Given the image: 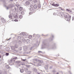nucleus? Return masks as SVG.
I'll use <instances>...</instances> for the list:
<instances>
[{"label":"nucleus","instance_id":"46","mask_svg":"<svg viewBox=\"0 0 74 74\" xmlns=\"http://www.w3.org/2000/svg\"><path fill=\"white\" fill-rule=\"evenodd\" d=\"M14 21H15V22H16L18 20L17 19H15Z\"/></svg>","mask_w":74,"mask_h":74},{"label":"nucleus","instance_id":"35","mask_svg":"<svg viewBox=\"0 0 74 74\" xmlns=\"http://www.w3.org/2000/svg\"><path fill=\"white\" fill-rule=\"evenodd\" d=\"M39 62L41 63H43V61H40Z\"/></svg>","mask_w":74,"mask_h":74},{"label":"nucleus","instance_id":"40","mask_svg":"<svg viewBox=\"0 0 74 74\" xmlns=\"http://www.w3.org/2000/svg\"><path fill=\"white\" fill-rule=\"evenodd\" d=\"M52 5H53V6H54V7H55V4H54V3H53L52 4Z\"/></svg>","mask_w":74,"mask_h":74},{"label":"nucleus","instance_id":"29","mask_svg":"<svg viewBox=\"0 0 74 74\" xmlns=\"http://www.w3.org/2000/svg\"><path fill=\"white\" fill-rule=\"evenodd\" d=\"M21 15H24L25 14V13L24 12H22L21 13Z\"/></svg>","mask_w":74,"mask_h":74},{"label":"nucleus","instance_id":"12","mask_svg":"<svg viewBox=\"0 0 74 74\" xmlns=\"http://www.w3.org/2000/svg\"><path fill=\"white\" fill-rule=\"evenodd\" d=\"M26 42H27V43H29L30 42V40L29 39H27L26 40Z\"/></svg>","mask_w":74,"mask_h":74},{"label":"nucleus","instance_id":"43","mask_svg":"<svg viewBox=\"0 0 74 74\" xmlns=\"http://www.w3.org/2000/svg\"><path fill=\"white\" fill-rule=\"evenodd\" d=\"M52 67H53L52 66H50V69H52Z\"/></svg>","mask_w":74,"mask_h":74},{"label":"nucleus","instance_id":"51","mask_svg":"<svg viewBox=\"0 0 74 74\" xmlns=\"http://www.w3.org/2000/svg\"><path fill=\"white\" fill-rule=\"evenodd\" d=\"M38 52H42V51H38Z\"/></svg>","mask_w":74,"mask_h":74},{"label":"nucleus","instance_id":"21","mask_svg":"<svg viewBox=\"0 0 74 74\" xmlns=\"http://www.w3.org/2000/svg\"><path fill=\"white\" fill-rule=\"evenodd\" d=\"M28 37L29 39L32 38V36L31 35H29Z\"/></svg>","mask_w":74,"mask_h":74},{"label":"nucleus","instance_id":"44","mask_svg":"<svg viewBox=\"0 0 74 74\" xmlns=\"http://www.w3.org/2000/svg\"><path fill=\"white\" fill-rule=\"evenodd\" d=\"M53 15H56V14L55 13H54Z\"/></svg>","mask_w":74,"mask_h":74},{"label":"nucleus","instance_id":"1","mask_svg":"<svg viewBox=\"0 0 74 74\" xmlns=\"http://www.w3.org/2000/svg\"><path fill=\"white\" fill-rule=\"evenodd\" d=\"M65 19V20H66L67 21H70V19H71V16H68L67 15H65L64 16Z\"/></svg>","mask_w":74,"mask_h":74},{"label":"nucleus","instance_id":"27","mask_svg":"<svg viewBox=\"0 0 74 74\" xmlns=\"http://www.w3.org/2000/svg\"><path fill=\"white\" fill-rule=\"evenodd\" d=\"M14 52H15L16 53H18V51L17 50H14Z\"/></svg>","mask_w":74,"mask_h":74},{"label":"nucleus","instance_id":"37","mask_svg":"<svg viewBox=\"0 0 74 74\" xmlns=\"http://www.w3.org/2000/svg\"><path fill=\"white\" fill-rule=\"evenodd\" d=\"M8 55H9V53H6V56H8Z\"/></svg>","mask_w":74,"mask_h":74},{"label":"nucleus","instance_id":"36","mask_svg":"<svg viewBox=\"0 0 74 74\" xmlns=\"http://www.w3.org/2000/svg\"><path fill=\"white\" fill-rule=\"evenodd\" d=\"M18 43L19 44H21L22 43V42H21V41H19L18 42Z\"/></svg>","mask_w":74,"mask_h":74},{"label":"nucleus","instance_id":"20","mask_svg":"<svg viewBox=\"0 0 74 74\" xmlns=\"http://www.w3.org/2000/svg\"><path fill=\"white\" fill-rule=\"evenodd\" d=\"M14 18L15 19H18V16L17 15H16L14 16Z\"/></svg>","mask_w":74,"mask_h":74},{"label":"nucleus","instance_id":"62","mask_svg":"<svg viewBox=\"0 0 74 74\" xmlns=\"http://www.w3.org/2000/svg\"><path fill=\"white\" fill-rule=\"evenodd\" d=\"M52 37H53V36H52Z\"/></svg>","mask_w":74,"mask_h":74},{"label":"nucleus","instance_id":"22","mask_svg":"<svg viewBox=\"0 0 74 74\" xmlns=\"http://www.w3.org/2000/svg\"><path fill=\"white\" fill-rule=\"evenodd\" d=\"M25 66H26L27 67H28V68H29L30 67V65H26Z\"/></svg>","mask_w":74,"mask_h":74},{"label":"nucleus","instance_id":"7","mask_svg":"<svg viewBox=\"0 0 74 74\" xmlns=\"http://www.w3.org/2000/svg\"><path fill=\"white\" fill-rule=\"evenodd\" d=\"M27 74H32V71H27Z\"/></svg>","mask_w":74,"mask_h":74},{"label":"nucleus","instance_id":"28","mask_svg":"<svg viewBox=\"0 0 74 74\" xmlns=\"http://www.w3.org/2000/svg\"><path fill=\"white\" fill-rule=\"evenodd\" d=\"M19 10L20 11H22V7H20L19 8Z\"/></svg>","mask_w":74,"mask_h":74},{"label":"nucleus","instance_id":"26","mask_svg":"<svg viewBox=\"0 0 74 74\" xmlns=\"http://www.w3.org/2000/svg\"><path fill=\"white\" fill-rule=\"evenodd\" d=\"M58 6H59V5L58 4H55V7H58Z\"/></svg>","mask_w":74,"mask_h":74},{"label":"nucleus","instance_id":"14","mask_svg":"<svg viewBox=\"0 0 74 74\" xmlns=\"http://www.w3.org/2000/svg\"><path fill=\"white\" fill-rule=\"evenodd\" d=\"M69 13H70L71 14H72L73 12V11L71 10H70L69 12Z\"/></svg>","mask_w":74,"mask_h":74},{"label":"nucleus","instance_id":"57","mask_svg":"<svg viewBox=\"0 0 74 74\" xmlns=\"http://www.w3.org/2000/svg\"><path fill=\"white\" fill-rule=\"evenodd\" d=\"M32 48L30 49V50H32Z\"/></svg>","mask_w":74,"mask_h":74},{"label":"nucleus","instance_id":"32","mask_svg":"<svg viewBox=\"0 0 74 74\" xmlns=\"http://www.w3.org/2000/svg\"><path fill=\"white\" fill-rule=\"evenodd\" d=\"M16 63H21V61H17L16 62Z\"/></svg>","mask_w":74,"mask_h":74},{"label":"nucleus","instance_id":"52","mask_svg":"<svg viewBox=\"0 0 74 74\" xmlns=\"http://www.w3.org/2000/svg\"><path fill=\"white\" fill-rule=\"evenodd\" d=\"M72 19H72L73 21L74 20V18H73Z\"/></svg>","mask_w":74,"mask_h":74},{"label":"nucleus","instance_id":"54","mask_svg":"<svg viewBox=\"0 0 74 74\" xmlns=\"http://www.w3.org/2000/svg\"><path fill=\"white\" fill-rule=\"evenodd\" d=\"M29 64H32V63H28Z\"/></svg>","mask_w":74,"mask_h":74},{"label":"nucleus","instance_id":"55","mask_svg":"<svg viewBox=\"0 0 74 74\" xmlns=\"http://www.w3.org/2000/svg\"><path fill=\"white\" fill-rule=\"evenodd\" d=\"M53 72H55V71H53Z\"/></svg>","mask_w":74,"mask_h":74},{"label":"nucleus","instance_id":"50","mask_svg":"<svg viewBox=\"0 0 74 74\" xmlns=\"http://www.w3.org/2000/svg\"><path fill=\"white\" fill-rule=\"evenodd\" d=\"M28 1H32V0H28Z\"/></svg>","mask_w":74,"mask_h":74},{"label":"nucleus","instance_id":"10","mask_svg":"<svg viewBox=\"0 0 74 74\" xmlns=\"http://www.w3.org/2000/svg\"><path fill=\"white\" fill-rule=\"evenodd\" d=\"M25 4L27 5H29V4H30V2L29 1H27L25 2Z\"/></svg>","mask_w":74,"mask_h":74},{"label":"nucleus","instance_id":"25","mask_svg":"<svg viewBox=\"0 0 74 74\" xmlns=\"http://www.w3.org/2000/svg\"><path fill=\"white\" fill-rule=\"evenodd\" d=\"M48 65H45V69H46V68H47V69H48Z\"/></svg>","mask_w":74,"mask_h":74},{"label":"nucleus","instance_id":"34","mask_svg":"<svg viewBox=\"0 0 74 74\" xmlns=\"http://www.w3.org/2000/svg\"><path fill=\"white\" fill-rule=\"evenodd\" d=\"M66 11L69 12V11H70V10H69V9H66Z\"/></svg>","mask_w":74,"mask_h":74},{"label":"nucleus","instance_id":"47","mask_svg":"<svg viewBox=\"0 0 74 74\" xmlns=\"http://www.w3.org/2000/svg\"><path fill=\"white\" fill-rule=\"evenodd\" d=\"M17 58V57H16L14 58V59H16V58Z\"/></svg>","mask_w":74,"mask_h":74},{"label":"nucleus","instance_id":"3","mask_svg":"<svg viewBox=\"0 0 74 74\" xmlns=\"http://www.w3.org/2000/svg\"><path fill=\"white\" fill-rule=\"evenodd\" d=\"M23 49L24 51H27V46H24Z\"/></svg>","mask_w":74,"mask_h":74},{"label":"nucleus","instance_id":"16","mask_svg":"<svg viewBox=\"0 0 74 74\" xmlns=\"http://www.w3.org/2000/svg\"><path fill=\"white\" fill-rule=\"evenodd\" d=\"M14 47L16 48H18V45L16 44L15 45H14Z\"/></svg>","mask_w":74,"mask_h":74},{"label":"nucleus","instance_id":"8","mask_svg":"<svg viewBox=\"0 0 74 74\" xmlns=\"http://www.w3.org/2000/svg\"><path fill=\"white\" fill-rule=\"evenodd\" d=\"M11 7V5H10L9 6L6 7V9L7 10H8V9H9V8H10Z\"/></svg>","mask_w":74,"mask_h":74},{"label":"nucleus","instance_id":"59","mask_svg":"<svg viewBox=\"0 0 74 74\" xmlns=\"http://www.w3.org/2000/svg\"><path fill=\"white\" fill-rule=\"evenodd\" d=\"M56 74H59V73H57Z\"/></svg>","mask_w":74,"mask_h":74},{"label":"nucleus","instance_id":"53","mask_svg":"<svg viewBox=\"0 0 74 74\" xmlns=\"http://www.w3.org/2000/svg\"><path fill=\"white\" fill-rule=\"evenodd\" d=\"M1 58V55H0V58Z\"/></svg>","mask_w":74,"mask_h":74},{"label":"nucleus","instance_id":"5","mask_svg":"<svg viewBox=\"0 0 74 74\" xmlns=\"http://www.w3.org/2000/svg\"><path fill=\"white\" fill-rule=\"evenodd\" d=\"M5 67L7 70H8L9 68H10V66L8 65H6L5 66Z\"/></svg>","mask_w":74,"mask_h":74},{"label":"nucleus","instance_id":"30","mask_svg":"<svg viewBox=\"0 0 74 74\" xmlns=\"http://www.w3.org/2000/svg\"><path fill=\"white\" fill-rule=\"evenodd\" d=\"M11 48L12 50H14V49H15V48H14V46H12Z\"/></svg>","mask_w":74,"mask_h":74},{"label":"nucleus","instance_id":"13","mask_svg":"<svg viewBox=\"0 0 74 74\" xmlns=\"http://www.w3.org/2000/svg\"><path fill=\"white\" fill-rule=\"evenodd\" d=\"M22 41L23 42H26V40L25 38H23Z\"/></svg>","mask_w":74,"mask_h":74},{"label":"nucleus","instance_id":"56","mask_svg":"<svg viewBox=\"0 0 74 74\" xmlns=\"http://www.w3.org/2000/svg\"><path fill=\"white\" fill-rule=\"evenodd\" d=\"M31 14V12L29 13V14Z\"/></svg>","mask_w":74,"mask_h":74},{"label":"nucleus","instance_id":"39","mask_svg":"<svg viewBox=\"0 0 74 74\" xmlns=\"http://www.w3.org/2000/svg\"><path fill=\"white\" fill-rule=\"evenodd\" d=\"M0 74H2V71L0 70Z\"/></svg>","mask_w":74,"mask_h":74},{"label":"nucleus","instance_id":"63","mask_svg":"<svg viewBox=\"0 0 74 74\" xmlns=\"http://www.w3.org/2000/svg\"><path fill=\"white\" fill-rule=\"evenodd\" d=\"M38 74H40V73H38Z\"/></svg>","mask_w":74,"mask_h":74},{"label":"nucleus","instance_id":"15","mask_svg":"<svg viewBox=\"0 0 74 74\" xmlns=\"http://www.w3.org/2000/svg\"><path fill=\"white\" fill-rule=\"evenodd\" d=\"M20 71L21 73H23L24 71V70L23 69H20Z\"/></svg>","mask_w":74,"mask_h":74},{"label":"nucleus","instance_id":"9","mask_svg":"<svg viewBox=\"0 0 74 74\" xmlns=\"http://www.w3.org/2000/svg\"><path fill=\"white\" fill-rule=\"evenodd\" d=\"M33 7L34 8H37L38 7V6H37V5H34L33 6Z\"/></svg>","mask_w":74,"mask_h":74},{"label":"nucleus","instance_id":"64","mask_svg":"<svg viewBox=\"0 0 74 74\" xmlns=\"http://www.w3.org/2000/svg\"><path fill=\"white\" fill-rule=\"evenodd\" d=\"M15 61V60H13V61Z\"/></svg>","mask_w":74,"mask_h":74},{"label":"nucleus","instance_id":"42","mask_svg":"<svg viewBox=\"0 0 74 74\" xmlns=\"http://www.w3.org/2000/svg\"><path fill=\"white\" fill-rule=\"evenodd\" d=\"M35 60L36 62H38V59H36Z\"/></svg>","mask_w":74,"mask_h":74},{"label":"nucleus","instance_id":"24","mask_svg":"<svg viewBox=\"0 0 74 74\" xmlns=\"http://www.w3.org/2000/svg\"><path fill=\"white\" fill-rule=\"evenodd\" d=\"M23 18V16L22 15H20L19 16V18L20 19H22Z\"/></svg>","mask_w":74,"mask_h":74},{"label":"nucleus","instance_id":"11","mask_svg":"<svg viewBox=\"0 0 74 74\" xmlns=\"http://www.w3.org/2000/svg\"><path fill=\"white\" fill-rule=\"evenodd\" d=\"M24 70L25 71V72H26V73L27 72V71H28V69L27 68H24Z\"/></svg>","mask_w":74,"mask_h":74},{"label":"nucleus","instance_id":"18","mask_svg":"<svg viewBox=\"0 0 74 74\" xmlns=\"http://www.w3.org/2000/svg\"><path fill=\"white\" fill-rule=\"evenodd\" d=\"M41 5L40 4H38V7L39 8H41Z\"/></svg>","mask_w":74,"mask_h":74},{"label":"nucleus","instance_id":"19","mask_svg":"<svg viewBox=\"0 0 74 74\" xmlns=\"http://www.w3.org/2000/svg\"><path fill=\"white\" fill-rule=\"evenodd\" d=\"M17 38L18 40H19V39H21L22 37L21 36H19L17 37Z\"/></svg>","mask_w":74,"mask_h":74},{"label":"nucleus","instance_id":"17","mask_svg":"<svg viewBox=\"0 0 74 74\" xmlns=\"http://www.w3.org/2000/svg\"><path fill=\"white\" fill-rule=\"evenodd\" d=\"M9 18L10 19H11L12 18V16L11 15H9Z\"/></svg>","mask_w":74,"mask_h":74},{"label":"nucleus","instance_id":"41","mask_svg":"<svg viewBox=\"0 0 74 74\" xmlns=\"http://www.w3.org/2000/svg\"><path fill=\"white\" fill-rule=\"evenodd\" d=\"M26 59H22V61H23V62H25V60H26Z\"/></svg>","mask_w":74,"mask_h":74},{"label":"nucleus","instance_id":"4","mask_svg":"<svg viewBox=\"0 0 74 74\" xmlns=\"http://www.w3.org/2000/svg\"><path fill=\"white\" fill-rule=\"evenodd\" d=\"M1 21L2 23H4L5 22V20L3 18H2L1 19Z\"/></svg>","mask_w":74,"mask_h":74},{"label":"nucleus","instance_id":"23","mask_svg":"<svg viewBox=\"0 0 74 74\" xmlns=\"http://www.w3.org/2000/svg\"><path fill=\"white\" fill-rule=\"evenodd\" d=\"M33 2H34L35 3H36L37 2V0H34L33 1Z\"/></svg>","mask_w":74,"mask_h":74},{"label":"nucleus","instance_id":"48","mask_svg":"<svg viewBox=\"0 0 74 74\" xmlns=\"http://www.w3.org/2000/svg\"><path fill=\"white\" fill-rule=\"evenodd\" d=\"M41 66V65H36V66L38 67V66Z\"/></svg>","mask_w":74,"mask_h":74},{"label":"nucleus","instance_id":"58","mask_svg":"<svg viewBox=\"0 0 74 74\" xmlns=\"http://www.w3.org/2000/svg\"><path fill=\"white\" fill-rule=\"evenodd\" d=\"M10 1H13V0H10Z\"/></svg>","mask_w":74,"mask_h":74},{"label":"nucleus","instance_id":"31","mask_svg":"<svg viewBox=\"0 0 74 74\" xmlns=\"http://www.w3.org/2000/svg\"><path fill=\"white\" fill-rule=\"evenodd\" d=\"M59 8H60V10H62V11H64V10H63V9H64L63 8H62V7H59Z\"/></svg>","mask_w":74,"mask_h":74},{"label":"nucleus","instance_id":"33","mask_svg":"<svg viewBox=\"0 0 74 74\" xmlns=\"http://www.w3.org/2000/svg\"><path fill=\"white\" fill-rule=\"evenodd\" d=\"M22 34L23 36H24L25 35V33L24 32H23L22 33Z\"/></svg>","mask_w":74,"mask_h":74},{"label":"nucleus","instance_id":"45","mask_svg":"<svg viewBox=\"0 0 74 74\" xmlns=\"http://www.w3.org/2000/svg\"><path fill=\"white\" fill-rule=\"evenodd\" d=\"M69 74H72V73H71V71H69Z\"/></svg>","mask_w":74,"mask_h":74},{"label":"nucleus","instance_id":"38","mask_svg":"<svg viewBox=\"0 0 74 74\" xmlns=\"http://www.w3.org/2000/svg\"><path fill=\"white\" fill-rule=\"evenodd\" d=\"M14 60V58H12L11 59L10 61H11V62H12V61H13V60Z\"/></svg>","mask_w":74,"mask_h":74},{"label":"nucleus","instance_id":"61","mask_svg":"<svg viewBox=\"0 0 74 74\" xmlns=\"http://www.w3.org/2000/svg\"><path fill=\"white\" fill-rule=\"evenodd\" d=\"M44 44H45V43H44Z\"/></svg>","mask_w":74,"mask_h":74},{"label":"nucleus","instance_id":"49","mask_svg":"<svg viewBox=\"0 0 74 74\" xmlns=\"http://www.w3.org/2000/svg\"><path fill=\"white\" fill-rule=\"evenodd\" d=\"M11 38H10L9 39H8V41L10 40Z\"/></svg>","mask_w":74,"mask_h":74},{"label":"nucleus","instance_id":"2","mask_svg":"<svg viewBox=\"0 0 74 74\" xmlns=\"http://www.w3.org/2000/svg\"><path fill=\"white\" fill-rule=\"evenodd\" d=\"M33 6L32 4H31L30 5V7H31L30 10L32 11V12H35V10L33 8Z\"/></svg>","mask_w":74,"mask_h":74},{"label":"nucleus","instance_id":"6","mask_svg":"<svg viewBox=\"0 0 74 74\" xmlns=\"http://www.w3.org/2000/svg\"><path fill=\"white\" fill-rule=\"evenodd\" d=\"M33 70L34 72H35V73H36V72H37V69L36 68H34L33 69Z\"/></svg>","mask_w":74,"mask_h":74},{"label":"nucleus","instance_id":"60","mask_svg":"<svg viewBox=\"0 0 74 74\" xmlns=\"http://www.w3.org/2000/svg\"><path fill=\"white\" fill-rule=\"evenodd\" d=\"M34 35H33V37H34Z\"/></svg>","mask_w":74,"mask_h":74}]
</instances>
